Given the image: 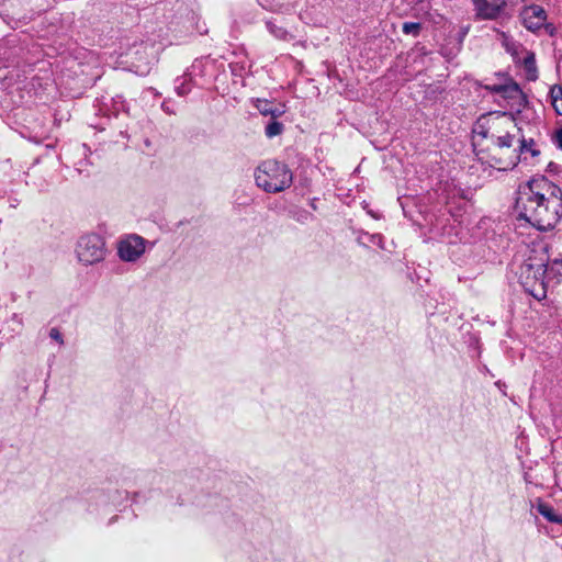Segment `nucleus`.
I'll return each instance as SVG.
<instances>
[{"label":"nucleus","mask_w":562,"mask_h":562,"mask_svg":"<svg viewBox=\"0 0 562 562\" xmlns=\"http://www.w3.org/2000/svg\"><path fill=\"white\" fill-rule=\"evenodd\" d=\"M497 119H504L506 124L515 126L514 121L506 113L498 114Z\"/></svg>","instance_id":"obj_27"},{"label":"nucleus","mask_w":562,"mask_h":562,"mask_svg":"<svg viewBox=\"0 0 562 562\" xmlns=\"http://www.w3.org/2000/svg\"><path fill=\"white\" fill-rule=\"evenodd\" d=\"M161 109H162V111L165 113H167L169 115H175L176 114L175 105H173V103L170 100H165L161 103Z\"/></svg>","instance_id":"obj_22"},{"label":"nucleus","mask_w":562,"mask_h":562,"mask_svg":"<svg viewBox=\"0 0 562 562\" xmlns=\"http://www.w3.org/2000/svg\"><path fill=\"white\" fill-rule=\"evenodd\" d=\"M255 108L265 116H268L271 113L272 102L266 99H257L255 102Z\"/></svg>","instance_id":"obj_19"},{"label":"nucleus","mask_w":562,"mask_h":562,"mask_svg":"<svg viewBox=\"0 0 562 562\" xmlns=\"http://www.w3.org/2000/svg\"><path fill=\"white\" fill-rule=\"evenodd\" d=\"M503 36L505 37V38H504V42H503V45H504V47H505L506 52H507V53H510L512 55L517 54V52H518V49H519L520 45H519V44H517L515 41L509 40V38L505 35V33H503Z\"/></svg>","instance_id":"obj_21"},{"label":"nucleus","mask_w":562,"mask_h":562,"mask_svg":"<svg viewBox=\"0 0 562 562\" xmlns=\"http://www.w3.org/2000/svg\"><path fill=\"white\" fill-rule=\"evenodd\" d=\"M372 238H373V241H378V239L381 240L382 237L380 235H374V236H372Z\"/></svg>","instance_id":"obj_28"},{"label":"nucleus","mask_w":562,"mask_h":562,"mask_svg":"<svg viewBox=\"0 0 562 562\" xmlns=\"http://www.w3.org/2000/svg\"><path fill=\"white\" fill-rule=\"evenodd\" d=\"M372 238H373V241H378V239L381 240L382 237L380 235H374V236H372Z\"/></svg>","instance_id":"obj_29"},{"label":"nucleus","mask_w":562,"mask_h":562,"mask_svg":"<svg viewBox=\"0 0 562 562\" xmlns=\"http://www.w3.org/2000/svg\"><path fill=\"white\" fill-rule=\"evenodd\" d=\"M255 181L258 188L267 193H278L288 189L293 181L290 168L278 160L262 161L255 170Z\"/></svg>","instance_id":"obj_3"},{"label":"nucleus","mask_w":562,"mask_h":562,"mask_svg":"<svg viewBox=\"0 0 562 562\" xmlns=\"http://www.w3.org/2000/svg\"><path fill=\"white\" fill-rule=\"evenodd\" d=\"M524 70L526 78L529 81H536L538 79V69L536 65V56L532 52H527L522 60Z\"/></svg>","instance_id":"obj_12"},{"label":"nucleus","mask_w":562,"mask_h":562,"mask_svg":"<svg viewBox=\"0 0 562 562\" xmlns=\"http://www.w3.org/2000/svg\"><path fill=\"white\" fill-rule=\"evenodd\" d=\"M10 41L0 43V63L4 67L18 66L19 65V54L21 48L18 46H10Z\"/></svg>","instance_id":"obj_9"},{"label":"nucleus","mask_w":562,"mask_h":562,"mask_svg":"<svg viewBox=\"0 0 562 562\" xmlns=\"http://www.w3.org/2000/svg\"><path fill=\"white\" fill-rule=\"evenodd\" d=\"M549 261L548 247L539 245L529 250V256L517 272L525 291L539 301L547 296L546 278H549Z\"/></svg>","instance_id":"obj_2"},{"label":"nucleus","mask_w":562,"mask_h":562,"mask_svg":"<svg viewBox=\"0 0 562 562\" xmlns=\"http://www.w3.org/2000/svg\"><path fill=\"white\" fill-rule=\"evenodd\" d=\"M521 24L530 32L537 33L541 31V25L547 21L546 10L538 5H526L519 13Z\"/></svg>","instance_id":"obj_6"},{"label":"nucleus","mask_w":562,"mask_h":562,"mask_svg":"<svg viewBox=\"0 0 562 562\" xmlns=\"http://www.w3.org/2000/svg\"><path fill=\"white\" fill-rule=\"evenodd\" d=\"M195 87L188 80V77L186 74H183L181 77H178L175 80V91L179 97H184L189 94L192 90V88Z\"/></svg>","instance_id":"obj_15"},{"label":"nucleus","mask_w":562,"mask_h":562,"mask_svg":"<svg viewBox=\"0 0 562 562\" xmlns=\"http://www.w3.org/2000/svg\"><path fill=\"white\" fill-rule=\"evenodd\" d=\"M519 153H529L532 157H536L540 154V150L536 148V143L532 138H525L521 136L519 138Z\"/></svg>","instance_id":"obj_16"},{"label":"nucleus","mask_w":562,"mask_h":562,"mask_svg":"<svg viewBox=\"0 0 562 562\" xmlns=\"http://www.w3.org/2000/svg\"><path fill=\"white\" fill-rule=\"evenodd\" d=\"M488 89L493 93L499 94L504 99L514 101L519 106L522 105L524 102H526L524 92L521 91L518 83L514 81L506 85H494L492 87H488Z\"/></svg>","instance_id":"obj_7"},{"label":"nucleus","mask_w":562,"mask_h":562,"mask_svg":"<svg viewBox=\"0 0 562 562\" xmlns=\"http://www.w3.org/2000/svg\"><path fill=\"white\" fill-rule=\"evenodd\" d=\"M106 254V243L99 234L83 235L77 241L76 256L83 266H93L102 262Z\"/></svg>","instance_id":"obj_4"},{"label":"nucleus","mask_w":562,"mask_h":562,"mask_svg":"<svg viewBox=\"0 0 562 562\" xmlns=\"http://www.w3.org/2000/svg\"><path fill=\"white\" fill-rule=\"evenodd\" d=\"M554 143L558 148L562 149V127L555 132Z\"/></svg>","instance_id":"obj_26"},{"label":"nucleus","mask_w":562,"mask_h":562,"mask_svg":"<svg viewBox=\"0 0 562 562\" xmlns=\"http://www.w3.org/2000/svg\"><path fill=\"white\" fill-rule=\"evenodd\" d=\"M284 112V105L277 106L272 103L271 113L269 115L271 116V120H276L277 117L281 116Z\"/></svg>","instance_id":"obj_24"},{"label":"nucleus","mask_w":562,"mask_h":562,"mask_svg":"<svg viewBox=\"0 0 562 562\" xmlns=\"http://www.w3.org/2000/svg\"><path fill=\"white\" fill-rule=\"evenodd\" d=\"M422 24L418 22H404L402 26V31L406 35H413L417 37L420 33Z\"/></svg>","instance_id":"obj_18"},{"label":"nucleus","mask_w":562,"mask_h":562,"mask_svg":"<svg viewBox=\"0 0 562 562\" xmlns=\"http://www.w3.org/2000/svg\"><path fill=\"white\" fill-rule=\"evenodd\" d=\"M562 277V258L552 260L549 267V278Z\"/></svg>","instance_id":"obj_20"},{"label":"nucleus","mask_w":562,"mask_h":562,"mask_svg":"<svg viewBox=\"0 0 562 562\" xmlns=\"http://www.w3.org/2000/svg\"><path fill=\"white\" fill-rule=\"evenodd\" d=\"M145 252V239L138 235H128L117 243V256L124 262H135Z\"/></svg>","instance_id":"obj_5"},{"label":"nucleus","mask_w":562,"mask_h":562,"mask_svg":"<svg viewBox=\"0 0 562 562\" xmlns=\"http://www.w3.org/2000/svg\"><path fill=\"white\" fill-rule=\"evenodd\" d=\"M475 1H476V0H472V3H473V11H475Z\"/></svg>","instance_id":"obj_30"},{"label":"nucleus","mask_w":562,"mask_h":562,"mask_svg":"<svg viewBox=\"0 0 562 562\" xmlns=\"http://www.w3.org/2000/svg\"><path fill=\"white\" fill-rule=\"evenodd\" d=\"M484 138H491L493 144L498 148H510L513 146L515 135L508 131L504 135L488 134V131L480 132Z\"/></svg>","instance_id":"obj_11"},{"label":"nucleus","mask_w":562,"mask_h":562,"mask_svg":"<svg viewBox=\"0 0 562 562\" xmlns=\"http://www.w3.org/2000/svg\"><path fill=\"white\" fill-rule=\"evenodd\" d=\"M206 61L204 59H195L184 72L188 80L195 87L202 88L206 83L205 80Z\"/></svg>","instance_id":"obj_8"},{"label":"nucleus","mask_w":562,"mask_h":562,"mask_svg":"<svg viewBox=\"0 0 562 562\" xmlns=\"http://www.w3.org/2000/svg\"><path fill=\"white\" fill-rule=\"evenodd\" d=\"M518 218L538 231L553 229L562 218V189L541 176L519 188L516 200Z\"/></svg>","instance_id":"obj_1"},{"label":"nucleus","mask_w":562,"mask_h":562,"mask_svg":"<svg viewBox=\"0 0 562 562\" xmlns=\"http://www.w3.org/2000/svg\"><path fill=\"white\" fill-rule=\"evenodd\" d=\"M283 124L278 122L277 120H270L266 125L265 134L268 138H272L274 136L280 135L283 132Z\"/></svg>","instance_id":"obj_17"},{"label":"nucleus","mask_w":562,"mask_h":562,"mask_svg":"<svg viewBox=\"0 0 562 562\" xmlns=\"http://www.w3.org/2000/svg\"><path fill=\"white\" fill-rule=\"evenodd\" d=\"M266 26H267L268 31L278 40H281V41L293 40V35L290 32H288V30H285L283 26L277 25L272 21H268L266 23Z\"/></svg>","instance_id":"obj_14"},{"label":"nucleus","mask_w":562,"mask_h":562,"mask_svg":"<svg viewBox=\"0 0 562 562\" xmlns=\"http://www.w3.org/2000/svg\"><path fill=\"white\" fill-rule=\"evenodd\" d=\"M537 512L544 517L548 521L554 524H562V514L558 513L551 505L542 501H538L536 506Z\"/></svg>","instance_id":"obj_10"},{"label":"nucleus","mask_w":562,"mask_h":562,"mask_svg":"<svg viewBox=\"0 0 562 562\" xmlns=\"http://www.w3.org/2000/svg\"><path fill=\"white\" fill-rule=\"evenodd\" d=\"M549 98L557 114L562 115V87L559 85L552 86Z\"/></svg>","instance_id":"obj_13"},{"label":"nucleus","mask_w":562,"mask_h":562,"mask_svg":"<svg viewBox=\"0 0 562 562\" xmlns=\"http://www.w3.org/2000/svg\"><path fill=\"white\" fill-rule=\"evenodd\" d=\"M541 30L544 31L546 34L553 37L557 34V27L553 23L544 22L543 25H541Z\"/></svg>","instance_id":"obj_23"},{"label":"nucleus","mask_w":562,"mask_h":562,"mask_svg":"<svg viewBox=\"0 0 562 562\" xmlns=\"http://www.w3.org/2000/svg\"><path fill=\"white\" fill-rule=\"evenodd\" d=\"M49 337L53 340L57 341L59 345L64 344L63 335H61V333L56 327L50 328Z\"/></svg>","instance_id":"obj_25"}]
</instances>
